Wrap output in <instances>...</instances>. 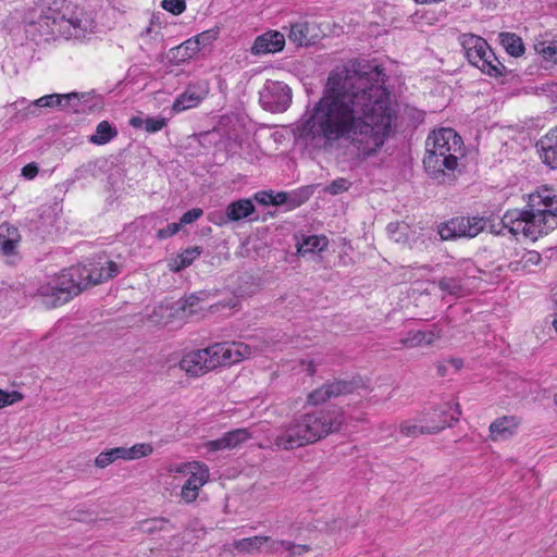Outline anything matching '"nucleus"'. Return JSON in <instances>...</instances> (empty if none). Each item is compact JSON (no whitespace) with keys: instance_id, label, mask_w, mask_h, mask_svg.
<instances>
[{"instance_id":"e433bc0d","label":"nucleus","mask_w":557,"mask_h":557,"mask_svg":"<svg viewBox=\"0 0 557 557\" xmlns=\"http://www.w3.org/2000/svg\"><path fill=\"white\" fill-rule=\"evenodd\" d=\"M541 200L545 201V207L547 208V212L557 220V194L546 186L542 187V195H540Z\"/></svg>"},{"instance_id":"de8ad7c7","label":"nucleus","mask_w":557,"mask_h":557,"mask_svg":"<svg viewBox=\"0 0 557 557\" xmlns=\"http://www.w3.org/2000/svg\"><path fill=\"white\" fill-rule=\"evenodd\" d=\"M218 35H219V29L214 28V29H209V30L198 34L194 39L197 41L199 47L200 46L205 47L206 45L215 40L218 38Z\"/></svg>"},{"instance_id":"ea45409f","label":"nucleus","mask_w":557,"mask_h":557,"mask_svg":"<svg viewBox=\"0 0 557 557\" xmlns=\"http://www.w3.org/2000/svg\"><path fill=\"white\" fill-rule=\"evenodd\" d=\"M386 230L389 236L397 243L406 240L407 238V225L405 224H400L398 222L389 223Z\"/></svg>"},{"instance_id":"dca6fc26","label":"nucleus","mask_w":557,"mask_h":557,"mask_svg":"<svg viewBox=\"0 0 557 557\" xmlns=\"http://www.w3.org/2000/svg\"><path fill=\"white\" fill-rule=\"evenodd\" d=\"M285 37L278 30H268L259 35L250 49L253 55L276 53L284 49Z\"/></svg>"},{"instance_id":"9b49d317","label":"nucleus","mask_w":557,"mask_h":557,"mask_svg":"<svg viewBox=\"0 0 557 557\" xmlns=\"http://www.w3.org/2000/svg\"><path fill=\"white\" fill-rule=\"evenodd\" d=\"M211 346L186 354L180 361V368L190 376H200L219 367L220 361L211 354Z\"/></svg>"},{"instance_id":"c03bdc74","label":"nucleus","mask_w":557,"mask_h":557,"mask_svg":"<svg viewBox=\"0 0 557 557\" xmlns=\"http://www.w3.org/2000/svg\"><path fill=\"white\" fill-rule=\"evenodd\" d=\"M541 261V256L536 251H528L523 255L521 261L519 262H510L509 268L512 271L519 270V265L521 262L531 263V264H537Z\"/></svg>"},{"instance_id":"7ed1b4c3","label":"nucleus","mask_w":557,"mask_h":557,"mask_svg":"<svg viewBox=\"0 0 557 557\" xmlns=\"http://www.w3.org/2000/svg\"><path fill=\"white\" fill-rule=\"evenodd\" d=\"M344 420V411L337 407L313 409L295 416L276 430L272 446L280 450H294L314 444L338 432Z\"/></svg>"},{"instance_id":"774afa93","label":"nucleus","mask_w":557,"mask_h":557,"mask_svg":"<svg viewBox=\"0 0 557 557\" xmlns=\"http://www.w3.org/2000/svg\"><path fill=\"white\" fill-rule=\"evenodd\" d=\"M552 299H553L554 304L557 306V288L554 290V293L552 295ZM555 318H557V313H555Z\"/></svg>"},{"instance_id":"a19ab883","label":"nucleus","mask_w":557,"mask_h":557,"mask_svg":"<svg viewBox=\"0 0 557 557\" xmlns=\"http://www.w3.org/2000/svg\"><path fill=\"white\" fill-rule=\"evenodd\" d=\"M161 7L174 15H180L186 10V2L185 0H162Z\"/></svg>"},{"instance_id":"f257e3e1","label":"nucleus","mask_w":557,"mask_h":557,"mask_svg":"<svg viewBox=\"0 0 557 557\" xmlns=\"http://www.w3.org/2000/svg\"><path fill=\"white\" fill-rule=\"evenodd\" d=\"M384 83L383 66L366 60L336 67L323 96L298 125L299 138L325 152L348 143L360 160L376 156L397 119Z\"/></svg>"},{"instance_id":"0e129e2a","label":"nucleus","mask_w":557,"mask_h":557,"mask_svg":"<svg viewBox=\"0 0 557 557\" xmlns=\"http://www.w3.org/2000/svg\"><path fill=\"white\" fill-rule=\"evenodd\" d=\"M449 362L451 363V366L456 369V370H459L461 369V367L463 366V362L461 359H450Z\"/></svg>"},{"instance_id":"69168bd1","label":"nucleus","mask_w":557,"mask_h":557,"mask_svg":"<svg viewBox=\"0 0 557 557\" xmlns=\"http://www.w3.org/2000/svg\"><path fill=\"white\" fill-rule=\"evenodd\" d=\"M446 372H447V370H446L445 364H442V363L437 364V373L440 376H445Z\"/></svg>"},{"instance_id":"79ce46f5","label":"nucleus","mask_w":557,"mask_h":557,"mask_svg":"<svg viewBox=\"0 0 557 557\" xmlns=\"http://www.w3.org/2000/svg\"><path fill=\"white\" fill-rule=\"evenodd\" d=\"M23 399V395L17 391L7 392L0 388V409L11 406Z\"/></svg>"},{"instance_id":"4be33fe9","label":"nucleus","mask_w":557,"mask_h":557,"mask_svg":"<svg viewBox=\"0 0 557 557\" xmlns=\"http://www.w3.org/2000/svg\"><path fill=\"white\" fill-rule=\"evenodd\" d=\"M327 246V238L325 236H304L301 242L297 243V251L299 255L313 253L322 251Z\"/></svg>"},{"instance_id":"423d86ee","label":"nucleus","mask_w":557,"mask_h":557,"mask_svg":"<svg viewBox=\"0 0 557 557\" xmlns=\"http://www.w3.org/2000/svg\"><path fill=\"white\" fill-rule=\"evenodd\" d=\"M459 42L465 57L482 73L495 78L506 74V66L497 59L485 39L473 34H462Z\"/></svg>"},{"instance_id":"6e6552de","label":"nucleus","mask_w":557,"mask_h":557,"mask_svg":"<svg viewBox=\"0 0 557 557\" xmlns=\"http://www.w3.org/2000/svg\"><path fill=\"white\" fill-rule=\"evenodd\" d=\"M46 24L51 26V34L66 39L78 38L83 34L82 20L71 4H65L62 10L49 9L44 16Z\"/></svg>"},{"instance_id":"49530a36","label":"nucleus","mask_w":557,"mask_h":557,"mask_svg":"<svg viewBox=\"0 0 557 557\" xmlns=\"http://www.w3.org/2000/svg\"><path fill=\"white\" fill-rule=\"evenodd\" d=\"M267 544H268L267 552L271 553V554L277 553L281 549L294 548V543L290 541H284V540L275 541V540H272L271 537Z\"/></svg>"},{"instance_id":"1a4fd4ad","label":"nucleus","mask_w":557,"mask_h":557,"mask_svg":"<svg viewBox=\"0 0 557 557\" xmlns=\"http://www.w3.org/2000/svg\"><path fill=\"white\" fill-rule=\"evenodd\" d=\"M259 101L270 112H284L292 103V89L282 82L267 81L259 92Z\"/></svg>"},{"instance_id":"37998d69","label":"nucleus","mask_w":557,"mask_h":557,"mask_svg":"<svg viewBox=\"0 0 557 557\" xmlns=\"http://www.w3.org/2000/svg\"><path fill=\"white\" fill-rule=\"evenodd\" d=\"M351 183L343 177L334 180L326 188L325 191L331 195H338L344 191H347L350 187Z\"/></svg>"},{"instance_id":"a878e982","label":"nucleus","mask_w":557,"mask_h":557,"mask_svg":"<svg viewBox=\"0 0 557 557\" xmlns=\"http://www.w3.org/2000/svg\"><path fill=\"white\" fill-rule=\"evenodd\" d=\"M69 100H77V92H70V94H51L46 95L44 97H40L39 99L35 100V109L36 107L41 108H54L60 107L63 104V101Z\"/></svg>"},{"instance_id":"8fccbe9b","label":"nucleus","mask_w":557,"mask_h":557,"mask_svg":"<svg viewBox=\"0 0 557 557\" xmlns=\"http://www.w3.org/2000/svg\"><path fill=\"white\" fill-rule=\"evenodd\" d=\"M181 227H182V223H171L166 227L160 228L157 233V237L159 239L169 238V237L175 235L176 233H178Z\"/></svg>"},{"instance_id":"6ab92c4d","label":"nucleus","mask_w":557,"mask_h":557,"mask_svg":"<svg viewBox=\"0 0 557 557\" xmlns=\"http://www.w3.org/2000/svg\"><path fill=\"white\" fill-rule=\"evenodd\" d=\"M543 162L557 169V126L550 129L537 144Z\"/></svg>"},{"instance_id":"a18cd8bd","label":"nucleus","mask_w":557,"mask_h":557,"mask_svg":"<svg viewBox=\"0 0 557 557\" xmlns=\"http://www.w3.org/2000/svg\"><path fill=\"white\" fill-rule=\"evenodd\" d=\"M166 125L164 117H147L145 119V129L148 133H156L161 131Z\"/></svg>"},{"instance_id":"473e14b6","label":"nucleus","mask_w":557,"mask_h":557,"mask_svg":"<svg viewBox=\"0 0 557 557\" xmlns=\"http://www.w3.org/2000/svg\"><path fill=\"white\" fill-rule=\"evenodd\" d=\"M228 449L235 448L251 437L247 429H235L224 434Z\"/></svg>"},{"instance_id":"72a5a7b5","label":"nucleus","mask_w":557,"mask_h":557,"mask_svg":"<svg viewBox=\"0 0 557 557\" xmlns=\"http://www.w3.org/2000/svg\"><path fill=\"white\" fill-rule=\"evenodd\" d=\"M200 298L196 295H190L184 299H180L176 302L175 310L176 312L182 311L184 315H191L196 313L199 309Z\"/></svg>"},{"instance_id":"052dcab7","label":"nucleus","mask_w":557,"mask_h":557,"mask_svg":"<svg viewBox=\"0 0 557 557\" xmlns=\"http://www.w3.org/2000/svg\"><path fill=\"white\" fill-rule=\"evenodd\" d=\"M79 101H81V96H79V94H77V100L63 101V104H61V108L62 109L72 108L74 111L77 112Z\"/></svg>"},{"instance_id":"f704fd0d","label":"nucleus","mask_w":557,"mask_h":557,"mask_svg":"<svg viewBox=\"0 0 557 557\" xmlns=\"http://www.w3.org/2000/svg\"><path fill=\"white\" fill-rule=\"evenodd\" d=\"M176 55L181 58L182 61H186L191 59L200 51V47L197 41L191 38L175 48Z\"/></svg>"},{"instance_id":"7c9ffc66","label":"nucleus","mask_w":557,"mask_h":557,"mask_svg":"<svg viewBox=\"0 0 557 557\" xmlns=\"http://www.w3.org/2000/svg\"><path fill=\"white\" fill-rule=\"evenodd\" d=\"M125 451H123V447H114L108 449L106 451H101L95 459V466L103 469L114 462L115 460L123 459L125 460Z\"/></svg>"},{"instance_id":"a211bd4d","label":"nucleus","mask_w":557,"mask_h":557,"mask_svg":"<svg viewBox=\"0 0 557 557\" xmlns=\"http://www.w3.org/2000/svg\"><path fill=\"white\" fill-rule=\"evenodd\" d=\"M520 421L515 416H504L496 419L490 425L492 440L497 441L511 437L516 433Z\"/></svg>"},{"instance_id":"9d476101","label":"nucleus","mask_w":557,"mask_h":557,"mask_svg":"<svg viewBox=\"0 0 557 557\" xmlns=\"http://www.w3.org/2000/svg\"><path fill=\"white\" fill-rule=\"evenodd\" d=\"M460 414L461 410L456 406V414H451L450 420L441 419L436 421L435 419H431L430 422H425L422 417L418 420H406L401 422L399 430L403 435L408 437H417L420 434H436L457 422Z\"/></svg>"},{"instance_id":"393cba45","label":"nucleus","mask_w":557,"mask_h":557,"mask_svg":"<svg viewBox=\"0 0 557 557\" xmlns=\"http://www.w3.org/2000/svg\"><path fill=\"white\" fill-rule=\"evenodd\" d=\"M202 253V247L194 246L182 251L171 264V269L174 272H180L181 270L189 267L195 259H197Z\"/></svg>"},{"instance_id":"3c124183","label":"nucleus","mask_w":557,"mask_h":557,"mask_svg":"<svg viewBox=\"0 0 557 557\" xmlns=\"http://www.w3.org/2000/svg\"><path fill=\"white\" fill-rule=\"evenodd\" d=\"M16 246V242L10 238H5V236L0 235V251L5 255L10 256L14 253Z\"/></svg>"},{"instance_id":"680f3d73","label":"nucleus","mask_w":557,"mask_h":557,"mask_svg":"<svg viewBox=\"0 0 557 557\" xmlns=\"http://www.w3.org/2000/svg\"><path fill=\"white\" fill-rule=\"evenodd\" d=\"M129 124H131L133 127H135V128L145 127V119L139 117V116H133V117L129 120Z\"/></svg>"},{"instance_id":"4468645a","label":"nucleus","mask_w":557,"mask_h":557,"mask_svg":"<svg viewBox=\"0 0 557 557\" xmlns=\"http://www.w3.org/2000/svg\"><path fill=\"white\" fill-rule=\"evenodd\" d=\"M211 354L220 361L219 367L237 363L251 355V348L240 342L218 343L211 346Z\"/></svg>"},{"instance_id":"aec40b11","label":"nucleus","mask_w":557,"mask_h":557,"mask_svg":"<svg viewBox=\"0 0 557 557\" xmlns=\"http://www.w3.org/2000/svg\"><path fill=\"white\" fill-rule=\"evenodd\" d=\"M255 212V206L250 199L244 198L232 201L225 209L227 221L237 222L249 218Z\"/></svg>"},{"instance_id":"bb28decb","label":"nucleus","mask_w":557,"mask_h":557,"mask_svg":"<svg viewBox=\"0 0 557 557\" xmlns=\"http://www.w3.org/2000/svg\"><path fill=\"white\" fill-rule=\"evenodd\" d=\"M456 406H459L458 403H445L442 405H437L429 412L423 413V418L425 422H430L431 419H435L436 421L447 419L450 420L451 414H456ZM460 409V407H458Z\"/></svg>"},{"instance_id":"20e7f679","label":"nucleus","mask_w":557,"mask_h":557,"mask_svg":"<svg viewBox=\"0 0 557 557\" xmlns=\"http://www.w3.org/2000/svg\"><path fill=\"white\" fill-rule=\"evenodd\" d=\"M542 188L529 196L524 209L508 210L500 220L503 228H508L513 236L523 235L525 238L536 240L557 226V220L552 218L545 201H540Z\"/></svg>"},{"instance_id":"09e8293b","label":"nucleus","mask_w":557,"mask_h":557,"mask_svg":"<svg viewBox=\"0 0 557 557\" xmlns=\"http://www.w3.org/2000/svg\"><path fill=\"white\" fill-rule=\"evenodd\" d=\"M202 214L203 211L200 208H193L182 215L178 223H182V225L190 224L197 221Z\"/></svg>"},{"instance_id":"864d4df0","label":"nucleus","mask_w":557,"mask_h":557,"mask_svg":"<svg viewBox=\"0 0 557 557\" xmlns=\"http://www.w3.org/2000/svg\"><path fill=\"white\" fill-rule=\"evenodd\" d=\"M206 447L208 448L209 451L228 449V446H226V441H225L224 435L218 440L209 441L206 444Z\"/></svg>"},{"instance_id":"f8f14e48","label":"nucleus","mask_w":557,"mask_h":557,"mask_svg":"<svg viewBox=\"0 0 557 557\" xmlns=\"http://www.w3.org/2000/svg\"><path fill=\"white\" fill-rule=\"evenodd\" d=\"M357 385L352 381L334 380L327 381L322 386L313 389L307 397V403L319 406L332 398L354 393Z\"/></svg>"},{"instance_id":"cd10ccee","label":"nucleus","mask_w":557,"mask_h":557,"mask_svg":"<svg viewBox=\"0 0 557 557\" xmlns=\"http://www.w3.org/2000/svg\"><path fill=\"white\" fill-rule=\"evenodd\" d=\"M403 347L414 348L432 345V334H424L423 331H410L399 339Z\"/></svg>"},{"instance_id":"58836bf2","label":"nucleus","mask_w":557,"mask_h":557,"mask_svg":"<svg viewBox=\"0 0 557 557\" xmlns=\"http://www.w3.org/2000/svg\"><path fill=\"white\" fill-rule=\"evenodd\" d=\"M166 525H170V521L164 518H153L150 520H145L141 522V530L146 533H153L157 531H162L166 529Z\"/></svg>"},{"instance_id":"ddd939ff","label":"nucleus","mask_w":557,"mask_h":557,"mask_svg":"<svg viewBox=\"0 0 557 557\" xmlns=\"http://www.w3.org/2000/svg\"><path fill=\"white\" fill-rule=\"evenodd\" d=\"M185 468L189 476L182 486L181 497L186 503H191L198 497L199 490L208 481L209 468L197 461L187 463Z\"/></svg>"},{"instance_id":"5fc2aeb1","label":"nucleus","mask_w":557,"mask_h":557,"mask_svg":"<svg viewBox=\"0 0 557 557\" xmlns=\"http://www.w3.org/2000/svg\"><path fill=\"white\" fill-rule=\"evenodd\" d=\"M38 166L35 162L28 163L22 169V175L27 180H33L38 174Z\"/></svg>"},{"instance_id":"b1692460","label":"nucleus","mask_w":557,"mask_h":557,"mask_svg":"<svg viewBox=\"0 0 557 557\" xmlns=\"http://www.w3.org/2000/svg\"><path fill=\"white\" fill-rule=\"evenodd\" d=\"M270 541V536L256 535L236 540L233 542V547L239 553L253 554L260 552L262 545Z\"/></svg>"},{"instance_id":"0eeeda50","label":"nucleus","mask_w":557,"mask_h":557,"mask_svg":"<svg viewBox=\"0 0 557 557\" xmlns=\"http://www.w3.org/2000/svg\"><path fill=\"white\" fill-rule=\"evenodd\" d=\"M488 219L484 216H455L437 225V233L442 240H456L459 238H474L483 232Z\"/></svg>"},{"instance_id":"13d9d810","label":"nucleus","mask_w":557,"mask_h":557,"mask_svg":"<svg viewBox=\"0 0 557 557\" xmlns=\"http://www.w3.org/2000/svg\"><path fill=\"white\" fill-rule=\"evenodd\" d=\"M286 550L289 553V557H295L309 552L310 547L308 545H297L294 543V548H288Z\"/></svg>"},{"instance_id":"c756f323","label":"nucleus","mask_w":557,"mask_h":557,"mask_svg":"<svg viewBox=\"0 0 557 557\" xmlns=\"http://www.w3.org/2000/svg\"><path fill=\"white\" fill-rule=\"evenodd\" d=\"M313 194V186H302L295 190H292L287 193L288 197V210H294L301 205H304L306 201L309 200V198Z\"/></svg>"},{"instance_id":"4d7b16f0","label":"nucleus","mask_w":557,"mask_h":557,"mask_svg":"<svg viewBox=\"0 0 557 557\" xmlns=\"http://www.w3.org/2000/svg\"><path fill=\"white\" fill-rule=\"evenodd\" d=\"M35 101H33L32 103H29L26 108H24L23 110H20V113L22 114V116L24 119H27L29 116H38L40 114V108L39 107H36V110H35Z\"/></svg>"},{"instance_id":"5701e85b","label":"nucleus","mask_w":557,"mask_h":557,"mask_svg":"<svg viewBox=\"0 0 557 557\" xmlns=\"http://www.w3.org/2000/svg\"><path fill=\"white\" fill-rule=\"evenodd\" d=\"M499 44L511 57H520L524 53L522 39L513 33H500L498 35Z\"/></svg>"},{"instance_id":"4c0bfd02","label":"nucleus","mask_w":557,"mask_h":557,"mask_svg":"<svg viewBox=\"0 0 557 557\" xmlns=\"http://www.w3.org/2000/svg\"><path fill=\"white\" fill-rule=\"evenodd\" d=\"M478 273H480V270L471 260L465 259L458 263L456 274L462 276V283L466 278H475Z\"/></svg>"},{"instance_id":"412c9836","label":"nucleus","mask_w":557,"mask_h":557,"mask_svg":"<svg viewBox=\"0 0 557 557\" xmlns=\"http://www.w3.org/2000/svg\"><path fill=\"white\" fill-rule=\"evenodd\" d=\"M436 284L441 292L455 298L463 297L467 293L465 283H462V276L460 274L441 277Z\"/></svg>"},{"instance_id":"338daca9","label":"nucleus","mask_w":557,"mask_h":557,"mask_svg":"<svg viewBox=\"0 0 557 557\" xmlns=\"http://www.w3.org/2000/svg\"><path fill=\"white\" fill-rule=\"evenodd\" d=\"M307 372L310 375H313L315 373V366H314L313 361L308 362Z\"/></svg>"},{"instance_id":"f3484780","label":"nucleus","mask_w":557,"mask_h":557,"mask_svg":"<svg viewBox=\"0 0 557 557\" xmlns=\"http://www.w3.org/2000/svg\"><path fill=\"white\" fill-rule=\"evenodd\" d=\"M207 88L200 85H189L186 90L181 94L173 103V110L181 112L195 108L205 98Z\"/></svg>"},{"instance_id":"c9c22d12","label":"nucleus","mask_w":557,"mask_h":557,"mask_svg":"<svg viewBox=\"0 0 557 557\" xmlns=\"http://www.w3.org/2000/svg\"><path fill=\"white\" fill-rule=\"evenodd\" d=\"M535 51L546 60L557 63V41H540L534 45Z\"/></svg>"},{"instance_id":"6e6d98bb","label":"nucleus","mask_w":557,"mask_h":557,"mask_svg":"<svg viewBox=\"0 0 557 557\" xmlns=\"http://www.w3.org/2000/svg\"><path fill=\"white\" fill-rule=\"evenodd\" d=\"M272 206H282L285 205L288 208V197L287 191H278L274 193L272 190Z\"/></svg>"},{"instance_id":"2f4dec72","label":"nucleus","mask_w":557,"mask_h":557,"mask_svg":"<svg viewBox=\"0 0 557 557\" xmlns=\"http://www.w3.org/2000/svg\"><path fill=\"white\" fill-rule=\"evenodd\" d=\"M123 451H125V460H134L151 455L153 447L149 443H138L129 448L123 447Z\"/></svg>"},{"instance_id":"f03ea898","label":"nucleus","mask_w":557,"mask_h":557,"mask_svg":"<svg viewBox=\"0 0 557 557\" xmlns=\"http://www.w3.org/2000/svg\"><path fill=\"white\" fill-rule=\"evenodd\" d=\"M123 264L106 258L96 262L73 265L37 288L36 297L46 308H55L70 301L89 286L101 284L117 276Z\"/></svg>"},{"instance_id":"603ef678","label":"nucleus","mask_w":557,"mask_h":557,"mask_svg":"<svg viewBox=\"0 0 557 557\" xmlns=\"http://www.w3.org/2000/svg\"><path fill=\"white\" fill-rule=\"evenodd\" d=\"M253 199L262 206L272 205V190H262L253 195Z\"/></svg>"},{"instance_id":"e2e57ef3","label":"nucleus","mask_w":557,"mask_h":557,"mask_svg":"<svg viewBox=\"0 0 557 557\" xmlns=\"http://www.w3.org/2000/svg\"><path fill=\"white\" fill-rule=\"evenodd\" d=\"M481 3L487 9H494L499 3V0H481Z\"/></svg>"},{"instance_id":"bf43d9fd","label":"nucleus","mask_w":557,"mask_h":557,"mask_svg":"<svg viewBox=\"0 0 557 557\" xmlns=\"http://www.w3.org/2000/svg\"><path fill=\"white\" fill-rule=\"evenodd\" d=\"M424 334H432V344L442 336L443 329L440 324H433L430 330L423 331Z\"/></svg>"},{"instance_id":"2eb2a0df","label":"nucleus","mask_w":557,"mask_h":557,"mask_svg":"<svg viewBox=\"0 0 557 557\" xmlns=\"http://www.w3.org/2000/svg\"><path fill=\"white\" fill-rule=\"evenodd\" d=\"M287 37L297 47H307L318 40L320 29L314 22L301 20L290 24Z\"/></svg>"},{"instance_id":"c85d7f7f","label":"nucleus","mask_w":557,"mask_h":557,"mask_svg":"<svg viewBox=\"0 0 557 557\" xmlns=\"http://www.w3.org/2000/svg\"><path fill=\"white\" fill-rule=\"evenodd\" d=\"M117 135L115 127L108 121L100 122L96 127V133L90 137V141L97 145H104Z\"/></svg>"},{"instance_id":"39448f33","label":"nucleus","mask_w":557,"mask_h":557,"mask_svg":"<svg viewBox=\"0 0 557 557\" xmlns=\"http://www.w3.org/2000/svg\"><path fill=\"white\" fill-rule=\"evenodd\" d=\"M462 151V139L453 128L433 131L425 140L423 165L426 173L434 180H441L446 171L454 172Z\"/></svg>"}]
</instances>
